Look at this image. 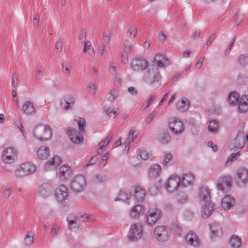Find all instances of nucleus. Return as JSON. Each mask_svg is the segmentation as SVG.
Listing matches in <instances>:
<instances>
[{
  "label": "nucleus",
  "instance_id": "1",
  "mask_svg": "<svg viewBox=\"0 0 248 248\" xmlns=\"http://www.w3.org/2000/svg\"><path fill=\"white\" fill-rule=\"evenodd\" d=\"M143 79L153 88L157 89L161 85V75L157 68L148 69L145 72Z\"/></svg>",
  "mask_w": 248,
  "mask_h": 248
},
{
  "label": "nucleus",
  "instance_id": "2",
  "mask_svg": "<svg viewBox=\"0 0 248 248\" xmlns=\"http://www.w3.org/2000/svg\"><path fill=\"white\" fill-rule=\"evenodd\" d=\"M51 128L47 125L39 124L36 126L33 130L34 137L41 141H46L52 136Z\"/></svg>",
  "mask_w": 248,
  "mask_h": 248
},
{
  "label": "nucleus",
  "instance_id": "3",
  "mask_svg": "<svg viewBox=\"0 0 248 248\" xmlns=\"http://www.w3.org/2000/svg\"><path fill=\"white\" fill-rule=\"evenodd\" d=\"M36 170L35 164L30 162L22 163L15 170V175L17 178H21L34 173Z\"/></svg>",
  "mask_w": 248,
  "mask_h": 248
},
{
  "label": "nucleus",
  "instance_id": "4",
  "mask_svg": "<svg viewBox=\"0 0 248 248\" xmlns=\"http://www.w3.org/2000/svg\"><path fill=\"white\" fill-rule=\"evenodd\" d=\"M168 126L170 131L176 135H181L185 130L183 122L177 117H170L168 119Z\"/></svg>",
  "mask_w": 248,
  "mask_h": 248
},
{
  "label": "nucleus",
  "instance_id": "5",
  "mask_svg": "<svg viewBox=\"0 0 248 248\" xmlns=\"http://www.w3.org/2000/svg\"><path fill=\"white\" fill-rule=\"evenodd\" d=\"M162 212L159 208H150L145 215L147 224L151 226L155 225L161 218Z\"/></svg>",
  "mask_w": 248,
  "mask_h": 248
},
{
  "label": "nucleus",
  "instance_id": "6",
  "mask_svg": "<svg viewBox=\"0 0 248 248\" xmlns=\"http://www.w3.org/2000/svg\"><path fill=\"white\" fill-rule=\"evenodd\" d=\"M87 181L85 176L82 175L76 176L70 184L71 189L75 192L79 193L84 190L86 186Z\"/></svg>",
  "mask_w": 248,
  "mask_h": 248
},
{
  "label": "nucleus",
  "instance_id": "7",
  "mask_svg": "<svg viewBox=\"0 0 248 248\" xmlns=\"http://www.w3.org/2000/svg\"><path fill=\"white\" fill-rule=\"evenodd\" d=\"M232 180L229 175H223L218 177L217 182V189L223 193L228 192L232 186Z\"/></svg>",
  "mask_w": 248,
  "mask_h": 248
},
{
  "label": "nucleus",
  "instance_id": "8",
  "mask_svg": "<svg viewBox=\"0 0 248 248\" xmlns=\"http://www.w3.org/2000/svg\"><path fill=\"white\" fill-rule=\"evenodd\" d=\"M142 232L143 229L141 224H132L129 230L128 237L130 240L136 241L141 237Z\"/></svg>",
  "mask_w": 248,
  "mask_h": 248
},
{
  "label": "nucleus",
  "instance_id": "9",
  "mask_svg": "<svg viewBox=\"0 0 248 248\" xmlns=\"http://www.w3.org/2000/svg\"><path fill=\"white\" fill-rule=\"evenodd\" d=\"M181 178L180 176L172 175L167 180L165 186L167 190L172 193L177 190L181 184Z\"/></svg>",
  "mask_w": 248,
  "mask_h": 248
},
{
  "label": "nucleus",
  "instance_id": "10",
  "mask_svg": "<svg viewBox=\"0 0 248 248\" xmlns=\"http://www.w3.org/2000/svg\"><path fill=\"white\" fill-rule=\"evenodd\" d=\"M148 65L147 61L142 58L133 59L130 62V67L133 71H140L146 69Z\"/></svg>",
  "mask_w": 248,
  "mask_h": 248
},
{
  "label": "nucleus",
  "instance_id": "11",
  "mask_svg": "<svg viewBox=\"0 0 248 248\" xmlns=\"http://www.w3.org/2000/svg\"><path fill=\"white\" fill-rule=\"evenodd\" d=\"M54 195L56 199L59 202L68 200L69 196L68 188L63 185H60L55 189Z\"/></svg>",
  "mask_w": 248,
  "mask_h": 248
},
{
  "label": "nucleus",
  "instance_id": "12",
  "mask_svg": "<svg viewBox=\"0 0 248 248\" xmlns=\"http://www.w3.org/2000/svg\"><path fill=\"white\" fill-rule=\"evenodd\" d=\"M169 229L165 226H158L154 230V235L158 240L165 241L169 236Z\"/></svg>",
  "mask_w": 248,
  "mask_h": 248
},
{
  "label": "nucleus",
  "instance_id": "13",
  "mask_svg": "<svg viewBox=\"0 0 248 248\" xmlns=\"http://www.w3.org/2000/svg\"><path fill=\"white\" fill-rule=\"evenodd\" d=\"M17 155V152L12 147L4 149L2 155V159L5 163H11L14 162Z\"/></svg>",
  "mask_w": 248,
  "mask_h": 248
},
{
  "label": "nucleus",
  "instance_id": "14",
  "mask_svg": "<svg viewBox=\"0 0 248 248\" xmlns=\"http://www.w3.org/2000/svg\"><path fill=\"white\" fill-rule=\"evenodd\" d=\"M66 134L70 137L71 141L75 144H80L83 140L82 134L74 128L69 127L66 130Z\"/></svg>",
  "mask_w": 248,
  "mask_h": 248
},
{
  "label": "nucleus",
  "instance_id": "15",
  "mask_svg": "<svg viewBox=\"0 0 248 248\" xmlns=\"http://www.w3.org/2000/svg\"><path fill=\"white\" fill-rule=\"evenodd\" d=\"M186 244L187 245L198 247L201 245V241L197 234L193 231H189L185 236Z\"/></svg>",
  "mask_w": 248,
  "mask_h": 248
},
{
  "label": "nucleus",
  "instance_id": "16",
  "mask_svg": "<svg viewBox=\"0 0 248 248\" xmlns=\"http://www.w3.org/2000/svg\"><path fill=\"white\" fill-rule=\"evenodd\" d=\"M53 188L48 183H43L39 186L38 194L40 197L46 198L51 195Z\"/></svg>",
  "mask_w": 248,
  "mask_h": 248
},
{
  "label": "nucleus",
  "instance_id": "17",
  "mask_svg": "<svg viewBox=\"0 0 248 248\" xmlns=\"http://www.w3.org/2000/svg\"><path fill=\"white\" fill-rule=\"evenodd\" d=\"M236 181L239 184H245L248 180V170L240 167L236 171Z\"/></svg>",
  "mask_w": 248,
  "mask_h": 248
},
{
  "label": "nucleus",
  "instance_id": "18",
  "mask_svg": "<svg viewBox=\"0 0 248 248\" xmlns=\"http://www.w3.org/2000/svg\"><path fill=\"white\" fill-rule=\"evenodd\" d=\"M203 204L204 206L201 210V214L203 218H207L213 214L215 209V206L212 202L203 203Z\"/></svg>",
  "mask_w": 248,
  "mask_h": 248
},
{
  "label": "nucleus",
  "instance_id": "19",
  "mask_svg": "<svg viewBox=\"0 0 248 248\" xmlns=\"http://www.w3.org/2000/svg\"><path fill=\"white\" fill-rule=\"evenodd\" d=\"M198 198L200 202L203 203L211 202L210 193L208 188L204 186L201 187L198 193Z\"/></svg>",
  "mask_w": 248,
  "mask_h": 248
},
{
  "label": "nucleus",
  "instance_id": "20",
  "mask_svg": "<svg viewBox=\"0 0 248 248\" xmlns=\"http://www.w3.org/2000/svg\"><path fill=\"white\" fill-rule=\"evenodd\" d=\"M162 173V167L158 164H154L149 168L148 177L150 178H155L159 176Z\"/></svg>",
  "mask_w": 248,
  "mask_h": 248
},
{
  "label": "nucleus",
  "instance_id": "21",
  "mask_svg": "<svg viewBox=\"0 0 248 248\" xmlns=\"http://www.w3.org/2000/svg\"><path fill=\"white\" fill-rule=\"evenodd\" d=\"M190 105L189 99L186 97H183L177 102L176 108L179 111L184 112L188 109Z\"/></svg>",
  "mask_w": 248,
  "mask_h": 248
},
{
  "label": "nucleus",
  "instance_id": "22",
  "mask_svg": "<svg viewBox=\"0 0 248 248\" xmlns=\"http://www.w3.org/2000/svg\"><path fill=\"white\" fill-rule=\"evenodd\" d=\"M154 62L160 67H165L170 64L169 60L164 56L161 54H156L155 56Z\"/></svg>",
  "mask_w": 248,
  "mask_h": 248
},
{
  "label": "nucleus",
  "instance_id": "23",
  "mask_svg": "<svg viewBox=\"0 0 248 248\" xmlns=\"http://www.w3.org/2000/svg\"><path fill=\"white\" fill-rule=\"evenodd\" d=\"M71 174V170L68 165H64L60 167L58 175L61 180H65Z\"/></svg>",
  "mask_w": 248,
  "mask_h": 248
},
{
  "label": "nucleus",
  "instance_id": "24",
  "mask_svg": "<svg viewBox=\"0 0 248 248\" xmlns=\"http://www.w3.org/2000/svg\"><path fill=\"white\" fill-rule=\"evenodd\" d=\"M145 211L144 206L140 204L136 205L132 208L130 210V216L134 218H138L141 215L143 214Z\"/></svg>",
  "mask_w": 248,
  "mask_h": 248
},
{
  "label": "nucleus",
  "instance_id": "25",
  "mask_svg": "<svg viewBox=\"0 0 248 248\" xmlns=\"http://www.w3.org/2000/svg\"><path fill=\"white\" fill-rule=\"evenodd\" d=\"M146 195L145 189L141 186L135 187L134 196L137 202H143Z\"/></svg>",
  "mask_w": 248,
  "mask_h": 248
},
{
  "label": "nucleus",
  "instance_id": "26",
  "mask_svg": "<svg viewBox=\"0 0 248 248\" xmlns=\"http://www.w3.org/2000/svg\"><path fill=\"white\" fill-rule=\"evenodd\" d=\"M239 102V112L246 113L248 110V96L243 95L240 98Z\"/></svg>",
  "mask_w": 248,
  "mask_h": 248
},
{
  "label": "nucleus",
  "instance_id": "27",
  "mask_svg": "<svg viewBox=\"0 0 248 248\" xmlns=\"http://www.w3.org/2000/svg\"><path fill=\"white\" fill-rule=\"evenodd\" d=\"M212 238L218 236L222 234V228L219 223L213 222L209 225Z\"/></svg>",
  "mask_w": 248,
  "mask_h": 248
},
{
  "label": "nucleus",
  "instance_id": "28",
  "mask_svg": "<svg viewBox=\"0 0 248 248\" xmlns=\"http://www.w3.org/2000/svg\"><path fill=\"white\" fill-rule=\"evenodd\" d=\"M220 129V124L216 120H210L208 123V131L212 134H217Z\"/></svg>",
  "mask_w": 248,
  "mask_h": 248
},
{
  "label": "nucleus",
  "instance_id": "29",
  "mask_svg": "<svg viewBox=\"0 0 248 248\" xmlns=\"http://www.w3.org/2000/svg\"><path fill=\"white\" fill-rule=\"evenodd\" d=\"M62 162V159L60 156L55 155L51 159L46 163V167L50 169H54L57 167Z\"/></svg>",
  "mask_w": 248,
  "mask_h": 248
},
{
  "label": "nucleus",
  "instance_id": "30",
  "mask_svg": "<svg viewBox=\"0 0 248 248\" xmlns=\"http://www.w3.org/2000/svg\"><path fill=\"white\" fill-rule=\"evenodd\" d=\"M234 198L229 195H227L223 198L221 205L224 209L229 210L234 205Z\"/></svg>",
  "mask_w": 248,
  "mask_h": 248
},
{
  "label": "nucleus",
  "instance_id": "31",
  "mask_svg": "<svg viewBox=\"0 0 248 248\" xmlns=\"http://www.w3.org/2000/svg\"><path fill=\"white\" fill-rule=\"evenodd\" d=\"M64 101V103H62V105L65 110H68L72 108L75 103V98L71 95L66 96Z\"/></svg>",
  "mask_w": 248,
  "mask_h": 248
},
{
  "label": "nucleus",
  "instance_id": "32",
  "mask_svg": "<svg viewBox=\"0 0 248 248\" xmlns=\"http://www.w3.org/2000/svg\"><path fill=\"white\" fill-rule=\"evenodd\" d=\"M37 156L42 160L46 159L50 155V150L48 147L45 146H41L37 151Z\"/></svg>",
  "mask_w": 248,
  "mask_h": 248
},
{
  "label": "nucleus",
  "instance_id": "33",
  "mask_svg": "<svg viewBox=\"0 0 248 248\" xmlns=\"http://www.w3.org/2000/svg\"><path fill=\"white\" fill-rule=\"evenodd\" d=\"M68 228L71 231H76L79 228L77 219L73 216H69L67 218Z\"/></svg>",
  "mask_w": 248,
  "mask_h": 248
},
{
  "label": "nucleus",
  "instance_id": "34",
  "mask_svg": "<svg viewBox=\"0 0 248 248\" xmlns=\"http://www.w3.org/2000/svg\"><path fill=\"white\" fill-rule=\"evenodd\" d=\"M23 112L28 115H33L35 113V109L33 103L30 101H26L22 106Z\"/></svg>",
  "mask_w": 248,
  "mask_h": 248
},
{
  "label": "nucleus",
  "instance_id": "35",
  "mask_svg": "<svg viewBox=\"0 0 248 248\" xmlns=\"http://www.w3.org/2000/svg\"><path fill=\"white\" fill-rule=\"evenodd\" d=\"M83 51L89 57H93L95 55V51L90 41H85Z\"/></svg>",
  "mask_w": 248,
  "mask_h": 248
},
{
  "label": "nucleus",
  "instance_id": "36",
  "mask_svg": "<svg viewBox=\"0 0 248 248\" xmlns=\"http://www.w3.org/2000/svg\"><path fill=\"white\" fill-rule=\"evenodd\" d=\"M113 134L108 135L104 140L100 141L98 144V148H97V152L98 154H101L100 151H103L105 148L109 144L113 138Z\"/></svg>",
  "mask_w": 248,
  "mask_h": 248
},
{
  "label": "nucleus",
  "instance_id": "37",
  "mask_svg": "<svg viewBox=\"0 0 248 248\" xmlns=\"http://www.w3.org/2000/svg\"><path fill=\"white\" fill-rule=\"evenodd\" d=\"M194 176L192 174L186 173L184 174L181 178V183L182 186H186L188 185H192L194 182Z\"/></svg>",
  "mask_w": 248,
  "mask_h": 248
},
{
  "label": "nucleus",
  "instance_id": "38",
  "mask_svg": "<svg viewBox=\"0 0 248 248\" xmlns=\"http://www.w3.org/2000/svg\"><path fill=\"white\" fill-rule=\"evenodd\" d=\"M239 99V95L236 92L231 93L228 98V102L231 105H234L238 103Z\"/></svg>",
  "mask_w": 248,
  "mask_h": 248
},
{
  "label": "nucleus",
  "instance_id": "39",
  "mask_svg": "<svg viewBox=\"0 0 248 248\" xmlns=\"http://www.w3.org/2000/svg\"><path fill=\"white\" fill-rule=\"evenodd\" d=\"M230 245L233 248H239L242 245V240L238 236L232 235L230 239Z\"/></svg>",
  "mask_w": 248,
  "mask_h": 248
},
{
  "label": "nucleus",
  "instance_id": "40",
  "mask_svg": "<svg viewBox=\"0 0 248 248\" xmlns=\"http://www.w3.org/2000/svg\"><path fill=\"white\" fill-rule=\"evenodd\" d=\"M244 137L237 136L233 141V144L234 145L233 148L235 149H241L244 146Z\"/></svg>",
  "mask_w": 248,
  "mask_h": 248
},
{
  "label": "nucleus",
  "instance_id": "41",
  "mask_svg": "<svg viewBox=\"0 0 248 248\" xmlns=\"http://www.w3.org/2000/svg\"><path fill=\"white\" fill-rule=\"evenodd\" d=\"M34 233L32 231H28L24 239V243L27 246H30L34 242Z\"/></svg>",
  "mask_w": 248,
  "mask_h": 248
},
{
  "label": "nucleus",
  "instance_id": "42",
  "mask_svg": "<svg viewBox=\"0 0 248 248\" xmlns=\"http://www.w3.org/2000/svg\"><path fill=\"white\" fill-rule=\"evenodd\" d=\"M158 140L160 143L165 144L170 140V137L168 133H164L159 135Z\"/></svg>",
  "mask_w": 248,
  "mask_h": 248
},
{
  "label": "nucleus",
  "instance_id": "43",
  "mask_svg": "<svg viewBox=\"0 0 248 248\" xmlns=\"http://www.w3.org/2000/svg\"><path fill=\"white\" fill-rule=\"evenodd\" d=\"M172 155L171 153L166 152L163 155V159L162 164L163 166H166L169 164L172 159Z\"/></svg>",
  "mask_w": 248,
  "mask_h": 248
},
{
  "label": "nucleus",
  "instance_id": "44",
  "mask_svg": "<svg viewBox=\"0 0 248 248\" xmlns=\"http://www.w3.org/2000/svg\"><path fill=\"white\" fill-rule=\"evenodd\" d=\"M176 199L178 202L185 203L188 201L187 195L186 193L183 192H180L177 195Z\"/></svg>",
  "mask_w": 248,
  "mask_h": 248
},
{
  "label": "nucleus",
  "instance_id": "45",
  "mask_svg": "<svg viewBox=\"0 0 248 248\" xmlns=\"http://www.w3.org/2000/svg\"><path fill=\"white\" fill-rule=\"evenodd\" d=\"M136 133V131L134 128L130 129L126 140L128 144L132 143L137 138V135Z\"/></svg>",
  "mask_w": 248,
  "mask_h": 248
},
{
  "label": "nucleus",
  "instance_id": "46",
  "mask_svg": "<svg viewBox=\"0 0 248 248\" xmlns=\"http://www.w3.org/2000/svg\"><path fill=\"white\" fill-rule=\"evenodd\" d=\"M240 156V154L239 152H237L234 154H231L228 158L227 160L225 163V165L228 166L231 164L232 162L237 159Z\"/></svg>",
  "mask_w": 248,
  "mask_h": 248
},
{
  "label": "nucleus",
  "instance_id": "47",
  "mask_svg": "<svg viewBox=\"0 0 248 248\" xmlns=\"http://www.w3.org/2000/svg\"><path fill=\"white\" fill-rule=\"evenodd\" d=\"M118 96V92L116 90H111L110 92L106 95L107 99L112 102Z\"/></svg>",
  "mask_w": 248,
  "mask_h": 248
},
{
  "label": "nucleus",
  "instance_id": "48",
  "mask_svg": "<svg viewBox=\"0 0 248 248\" xmlns=\"http://www.w3.org/2000/svg\"><path fill=\"white\" fill-rule=\"evenodd\" d=\"M137 33V30L134 27H130L126 32V35L130 38H133L136 36Z\"/></svg>",
  "mask_w": 248,
  "mask_h": 248
},
{
  "label": "nucleus",
  "instance_id": "49",
  "mask_svg": "<svg viewBox=\"0 0 248 248\" xmlns=\"http://www.w3.org/2000/svg\"><path fill=\"white\" fill-rule=\"evenodd\" d=\"M78 124L81 133H84L85 132V127L86 125L85 120L83 118H80L78 121Z\"/></svg>",
  "mask_w": 248,
  "mask_h": 248
},
{
  "label": "nucleus",
  "instance_id": "50",
  "mask_svg": "<svg viewBox=\"0 0 248 248\" xmlns=\"http://www.w3.org/2000/svg\"><path fill=\"white\" fill-rule=\"evenodd\" d=\"M69 66V64L68 62L64 61L63 62L62 69L64 74L66 76H69L70 75Z\"/></svg>",
  "mask_w": 248,
  "mask_h": 248
},
{
  "label": "nucleus",
  "instance_id": "51",
  "mask_svg": "<svg viewBox=\"0 0 248 248\" xmlns=\"http://www.w3.org/2000/svg\"><path fill=\"white\" fill-rule=\"evenodd\" d=\"M111 39V32L108 30H105L103 32V40L106 43H108Z\"/></svg>",
  "mask_w": 248,
  "mask_h": 248
},
{
  "label": "nucleus",
  "instance_id": "52",
  "mask_svg": "<svg viewBox=\"0 0 248 248\" xmlns=\"http://www.w3.org/2000/svg\"><path fill=\"white\" fill-rule=\"evenodd\" d=\"M44 76V70L41 66H38L36 69L35 77L38 79H42Z\"/></svg>",
  "mask_w": 248,
  "mask_h": 248
},
{
  "label": "nucleus",
  "instance_id": "53",
  "mask_svg": "<svg viewBox=\"0 0 248 248\" xmlns=\"http://www.w3.org/2000/svg\"><path fill=\"white\" fill-rule=\"evenodd\" d=\"M60 227L57 224H53L52 227L51 231V235L53 237H56L58 235L59 232L60 231Z\"/></svg>",
  "mask_w": 248,
  "mask_h": 248
},
{
  "label": "nucleus",
  "instance_id": "54",
  "mask_svg": "<svg viewBox=\"0 0 248 248\" xmlns=\"http://www.w3.org/2000/svg\"><path fill=\"white\" fill-rule=\"evenodd\" d=\"M109 157V154L106 153L104 155L102 156V158L99 163V166L100 167H104L107 162V159Z\"/></svg>",
  "mask_w": 248,
  "mask_h": 248
},
{
  "label": "nucleus",
  "instance_id": "55",
  "mask_svg": "<svg viewBox=\"0 0 248 248\" xmlns=\"http://www.w3.org/2000/svg\"><path fill=\"white\" fill-rule=\"evenodd\" d=\"M105 112L106 114L112 119H114L116 116V110H115V109L105 108Z\"/></svg>",
  "mask_w": 248,
  "mask_h": 248
},
{
  "label": "nucleus",
  "instance_id": "56",
  "mask_svg": "<svg viewBox=\"0 0 248 248\" xmlns=\"http://www.w3.org/2000/svg\"><path fill=\"white\" fill-rule=\"evenodd\" d=\"M92 217L89 215H81L78 218L79 222H86L91 220Z\"/></svg>",
  "mask_w": 248,
  "mask_h": 248
},
{
  "label": "nucleus",
  "instance_id": "57",
  "mask_svg": "<svg viewBox=\"0 0 248 248\" xmlns=\"http://www.w3.org/2000/svg\"><path fill=\"white\" fill-rule=\"evenodd\" d=\"M124 49L126 53L130 52L132 50V44L129 40L125 41L124 43Z\"/></svg>",
  "mask_w": 248,
  "mask_h": 248
},
{
  "label": "nucleus",
  "instance_id": "58",
  "mask_svg": "<svg viewBox=\"0 0 248 248\" xmlns=\"http://www.w3.org/2000/svg\"><path fill=\"white\" fill-rule=\"evenodd\" d=\"M107 47L104 45H101L98 47V53L102 57H105V51Z\"/></svg>",
  "mask_w": 248,
  "mask_h": 248
},
{
  "label": "nucleus",
  "instance_id": "59",
  "mask_svg": "<svg viewBox=\"0 0 248 248\" xmlns=\"http://www.w3.org/2000/svg\"><path fill=\"white\" fill-rule=\"evenodd\" d=\"M109 67L110 74L115 75L116 74V64L113 62H109Z\"/></svg>",
  "mask_w": 248,
  "mask_h": 248
},
{
  "label": "nucleus",
  "instance_id": "60",
  "mask_svg": "<svg viewBox=\"0 0 248 248\" xmlns=\"http://www.w3.org/2000/svg\"><path fill=\"white\" fill-rule=\"evenodd\" d=\"M18 82V76L16 74L14 73L13 75V78L12 81V86L13 88L15 89L17 86Z\"/></svg>",
  "mask_w": 248,
  "mask_h": 248
},
{
  "label": "nucleus",
  "instance_id": "61",
  "mask_svg": "<svg viewBox=\"0 0 248 248\" xmlns=\"http://www.w3.org/2000/svg\"><path fill=\"white\" fill-rule=\"evenodd\" d=\"M12 192V190L11 189V188L9 187H7L3 191V195L6 198H9L11 196Z\"/></svg>",
  "mask_w": 248,
  "mask_h": 248
},
{
  "label": "nucleus",
  "instance_id": "62",
  "mask_svg": "<svg viewBox=\"0 0 248 248\" xmlns=\"http://www.w3.org/2000/svg\"><path fill=\"white\" fill-rule=\"evenodd\" d=\"M247 59H248V57L247 56L242 55L239 57L238 62L240 64L243 65L246 64Z\"/></svg>",
  "mask_w": 248,
  "mask_h": 248
},
{
  "label": "nucleus",
  "instance_id": "63",
  "mask_svg": "<svg viewBox=\"0 0 248 248\" xmlns=\"http://www.w3.org/2000/svg\"><path fill=\"white\" fill-rule=\"evenodd\" d=\"M79 40L80 41H83L84 43L85 41H86V31L84 30H81L79 33Z\"/></svg>",
  "mask_w": 248,
  "mask_h": 248
},
{
  "label": "nucleus",
  "instance_id": "64",
  "mask_svg": "<svg viewBox=\"0 0 248 248\" xmlns=\"http://www.w3.org/2000/svg\"><path fill=\"white\" fill-rule=\"evenodd\" d=\"M96 86L92 83H90L89 84L88 86L87 87V89L89 91V92L93 94L95 93L96 91Z\"/></svg>",
  "mask_w": 248,
  "mask_h": 248
}]
</instances>
